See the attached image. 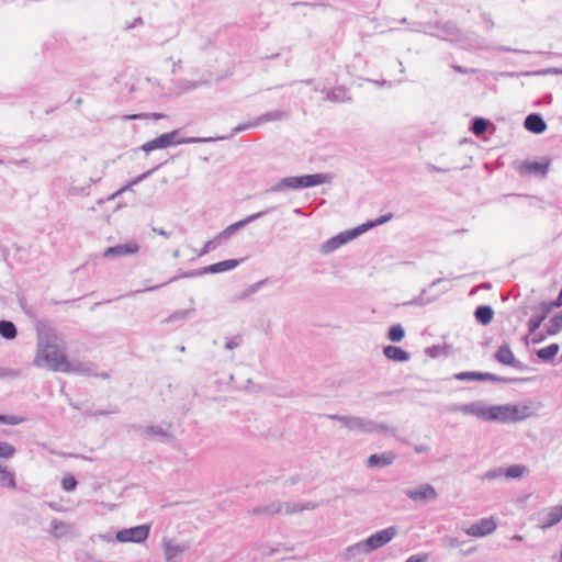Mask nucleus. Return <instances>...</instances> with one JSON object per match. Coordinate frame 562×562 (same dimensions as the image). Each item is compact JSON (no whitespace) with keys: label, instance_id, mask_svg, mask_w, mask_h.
I'll return each mask as SVG.
<instances>
[{"label":"nucleus","instance_id":"5701e85b","mask_svg":"<svg viewBox=\"0 0 562 562\" xmlns=\"http://www.w3.org/2000/svg\"><path fill=\"white\" fill-rule=\"evenodd\" d=\"M327 417L341 423V425L350 431L360 432L362 417L351 415H328Z\"/></svg>","mask_w":562,"mask_h":562},{"label":"nucleus","instance_id":"a878e982","mask_svg":"<svg viewBox=\"0 0 562 562\" xmlns=\"http://www.w3.org/2000/svg\"><path fill=\"white\" fill-rule=\"evenodd\" d=\"M384 356L392 361L405 362L408 361L409 353L401 347L389 345L383 349Z\"/></svg>","mask_w":562,"mask_h":562},{"label":"nucleus","instance_id":"a18cd8bd","mask_svg":"<svg viewBox=\"0 0 562 562\" xmlns=\"http://www.w3.org/2000/svg\"><path fill=\"white\" fill-rule=\"evenodd\" d=\"M25 419L23 417L13 416V415H0V423L7 425H19L23 423Z\"/></svg>","mask_w":562,"mask_h":562},{"label":"nucleus","instance_id":"1a4fd4ad","mask_svg":"<svg viewBox=\"0 0 562 562\" xmlns=\"http://www.w3.org/2000/svg\"><path fill=\"white\" fill-rule=\"evenodd\" d=\"M551 165V158L542 157L540 160H525L519 166L521 175H533L536 177L546 178Z\"/></svg>","mask_w":562,"mask_h":562},{"label":"nucleus","instance_id":"09e8293b","mask_svg":"<svg viewBox=\"0 0 562 562\" xmlns=\"http://www.w3.org/2000/svg\"><path fill=\"white\" fill-rule=\"evenodd\" d=\"M119 412V408L116 406H113L112 409L110 411H88L85 413L86 416H91V417H98V416H108L110 414H115Z\"/></svg>","mask_w":562,"mask_h":562},{"label":"nucleus","instance_id":"9d476101","mask_svg":"<svg viewBox=\"0 0 562 562\" xmlns=\"http://www.w3.org/2000/svg\"><path fill=\"white\" fill-rule=\"evenodd\" d=\"M149 535L148 525H139L136 527L119 530L115 535V539L119 542H144Z\"/></svg>","mask_w":562,"mask_h":562},{"label":"nucleus","instance_id":"de8ad7c7","mask_svg":"<svg viewBox=\"0 0 562 562\" xmlns=\"http://www.w3.org/2000/svg\"><path fill=\"white\" fill-rule=\"evenodd\" d=\"M61 486L65 491H74L77 486V481L74 476H66L61 481Z\"/></svg>","mask_w":562,"mask_h":562},{"label":"nucleus","instance_id":"79ce46f5","mask_svg":"<svg viewBox=\"0 0 562 562\" xmlns=\"http://www.w3.org/2000/svg\"><path fill=\"white\" fill-rule=\"evenodd\" d=\"M14 453L15 448L11 443L0 441V459H10Z\"/></svg>","mask_w":562,"mask_h":562},{"label":"nucleus","instance_id":"603ef678","mask_svg":"<svg viewBox=\"0 0 562 562\" xmlns=\"http://www.w3.org/2000/svg\"><path fill=\"white\" fill-rule=\"evenodd\" d=\"M215 239L214 240H209L204 244L203 248L201 249L199 256H203L205 254H207L211 249H214L215 248Z\"/></svg>","mask_w":562,"mask_h":562},{"label":"nucleus","instance_id":"a211bd4d","mask_svg":"<svg viewBox=\"0 0 562 562\" xmlns=\"http://www.w3.org/2000/svg\"><path fill=\"white\" fill-rule=\"evenodd\" d=\"M266 213H267L266 211H261V212L251 214V215L247 216L246 218H244L241 221H238V222H236L234 224H231L222 233H220L216 236L215 240H217L220 243L223 239L229 238L236 231H238L239 228H241V227L246 226L247 224L254 222L255 220L263 216Z\"/></svg>","mask_w":562,"mask_h":562},{"label":"nucleus","instance_id":"f8f14e48","mask_svg":"<svg viewBox=\"0 0 562 562\" xmlns=\"http://www.w3.org/2000/svg\"><path fill=\"white\" fill-rule=\"evenodd\" d=\"M240 260L237 259H228L221 262H216L213 265H210L207 267H204L200 270H191L189 272H186L183 274L184 278H192V277H199L205 273H220L224 271L232 270L236 268L239 265Z\"/></svg>","mask_w":562,"mask_h":562},{"label":"nucleus","instance_id":"4d7b16f0","mask_svg":"<svg viewBox=\"0 0 562 562\" xmlns=\"http://www.w3.org/2000/svg\"><path fill=\"white\" fill-rule=\"evenodd\" d=\"M238 346H239V341H238V340H236V339H229V340L226 342L225 348H226V349H231V350H232V349L237 348Z\"/></svg>","mask_w":562,"mask_h":562},{"label":"nucleus","instance_id":"c03bdc74","mask_svg":"<svg viewBox=\"0 0 562 562\" xmlns=\"http://www.w3.org/2000/svg\"><path fill=\"white\" fill-rule=\"evenodd\" d=\"M393 214L392 213H389L386 215H383L379 218H376L375 221L373 222H368L367 224H362L361 226H364L363 228V233L368 229V228H372L374 226H378V225H382L384 223H386L387 221H390L392 218Z\"/></svg>","mask_w":562,"mask_h":562},{"label":"nucleus","instance_id":"412c9836","mask_svg":"<svg viewBox=\"0 0 562 562\" xmlns=\"http://www.w3.org/2000/svg\"><path fill=\"white\" fill-rule=\"evenodd\" d=\"M562 520V505H557L543 516L539 524V528L549 529Z\"/></svg>","mask_w":562,"mask_h":562},{"label":"nucleus","instance_id":"13d9d810","mask_svg":"<svg viewBox=\"0 0 562 562\" xmlns=\"http://www.w3.org/2000/svg\"><path fill=\"white\" fill-rule=\"evenodd\" d=\"M151 229H153V232L159 234L160 236H162L165 238H169V236H170V234L162 228L153 227Z\"/></svg>","mask_w":562,"mask_h":562},{"label":"nucleus","instance_id":"dca6fc26","mask_svg":"<svg viewBox=\"0 0 562 562\" xmlns=\"http://www.w3.org/2000/svg\"><path fill=\"white\" fill-rule=\"evenodd\" d=\"M536 308L538 310V313L532 315L527 323L528 334L524 337L526 344H528L529 336L536 334V331L540 328L541 324L547 319V317L550 314V311L542 302Z\"/></svg>","mask_w":562,"mask_h":562},{"label":"nucleus","instance_id":"20e7f679","mask_svg":"<svg viewBox=\"0 0 562 562\" xmlns=\"http://www.w3.org/2000/svg\"><path fill=\"white\" fill-rule=\"evenodd\" d=\"M178 133H179L178 131H172L170 133H165V134L158 136L157 138L145 143L142 146V150L148 153V151H151V150H155V149L167 148L168 146L173 145V144H189V143L212 142V140H217V139H227V137H224V136L223 137H216V138H213V137H207V138L190 137V138L177 139L176 137H177Z\"/></svg>","mask_w":562,"mask_h":562},{"label":"nucleus","instance_id":"49530a36","mask_svg":"<svg viewBox=\"0 0 562 562\" xmlns=\"http://www.w3.org/2000/svg\"><path fill=\"white\" fill-rule=\"evenodd\" d=\"M542 303L551 313L554 308H560L562 306V294L559 293L555 300L542 301Z\"/></svg>","mask_w":562,"mask_h":562},{"label":"nucleus","instance_id":"473e14b6","mask_svg":"<svg viewBox=\"0 0 562 562\" xmlns=\"http://www.w3.org/2000/svg\"><path fill=\"white\" fill-rule=\"evenodd\" d=\"M474 315L477 322L486 325L492 322V306L481 305L476 307Z\"/></svg>","mask_w":562,"mask_h":562},{"label":"nucleus","instance_id":"f03ea898","mask_svg":"<svg viewBox=\"0 0 562 562\" xmlns=\"http://www.w3.org/2000/svg\"><path fill=\"white\" fill-rule=\"evenodd\" d=\"M330 180L329 175L327 173H314V175H305L300 177H286L280 179L273 187L266 190V192H278L286 189L296 190L303 188H311L318 184H323Z\"/></svg>","mask_w":562,"mask_h":562},{"label":"nucleus","instance_id":"37998d69","mask_svg":"<svg viewBox=\"0 0 562 562\" xmlns=\"http://www.w3.org/2000/svg\"><path fill=\"white\" fill-rule=\"evenodd\" d=\"M548 74H562V68H547L542 70H536V71H525L520 72L521 76H541V75H548Z\"/></svg>","mask_w":562,"mask_h":562},{"label":"nucleus","instance_id":"72a5a7b5","mask_svg":"<svg viewBox=\"0 0 562 562\" xmlns=\"http://www.w3.org/2000/svg\"><path fill=\"white\" fill-rule=\"evenodd\" d=\"M8 486L10 488H15V477L14 473L10 472L5 467L0 464V486Z\"/></svg>","mask_w":562,"mask_h":562},{"label":"nucleus","instance_id":"69168bd1","mask_svg":"<svg viewBox=\"0 0 562 562\" xmlns=\"http://www.w3.org/2000/svg\"><path fill=\"white\" fill-rule=\"evenodd\" d=\"M426 450H427V447H425V446H417V447L415 448V451H416V452H419V453H420V452H424V451H426Z\"/></svg>","mask_w":562,"mask_h":562},{"label":"nucleus","instance_id":"a19ab883","mask_svg":"<svg viewBox=\"0 0 562 562\" xmlns=\"http://www.w3.org/2000/svg\"><path fill=\"white\" fill-rule=\"evenodd\" d=\"M166 117L162 113H137V114H130L122 116V120H146V119H154V120H160Z\"/></svg>","mask_w":562,"mask_h":562},{"label":"nucleus","instance_id":"ea45409f","mask_svg":"<svg viewBox=\"0 0 562 562\" xmlns=\"http://www.w3.org/2000/svg\"><path fill=\"white\" fill-rule=\"evenodd\" d=\"M68 530H69V525L64 521L54 519L50 522V532L56 538H60V537L65 536L68 532Z\"/></svg>","mask_w":562,"mask_h":562},{"label":"nucleus","instance_id":"0e129e2a","mask_svg":"<svg viewBox=\"0 0 562 562\" xmlns=\"http://www.w3.org/2000/svg\"><path fill=\"white\" fill-rule=\"evenodd\" d=\"M552 102V94L548 93L544 97V103L550 104Z\"/></svg>","mask_w":562,"mask_h":562},{"label":"nucleus","instance_id":"58836bf2","mask_svg":"<svg viewBox=\"0 0 562 562\" xmlns=\"http://www.w3.org/2000/svg\"><path fill=\"white\" fill-rule=\"evenodd\" d=\"M405 337V329L402 325H392L387 330V338L393 342H400Z\"/></svg>","mask_w":562,"mask_h":562},{"label":"nucleus","instance_id":"8fccbe9b","mask_svg":"<svg viewBox=\"0 0 562 562\" xmlns=\"http://www.w3.org/2000/svg\"><path fill=\"white\" fill-rule=\"evenodd\" d=\"M460 543L461 542L454 537L446 536L442 538V544L448 548H457Z\"/></svg>","mask_w":562,"mask_h":562},{"label":"nucleus","instance_id":"2eb2a0df","mask_svg":"<svg viewBox=\"0 0 562 562\" xmlns=\"http://www.w3.org/2000/svg\"><path fill=\"white\" fill-rule=\"evenodd\" d=\"M397 428L385 423H379L369 418L361 419L360 432L363 434H391L395 436Z\"/></svg>","mask_w":562,"mask_h":562},{"label":"nucleus","instance_id":"cd10ccee","mask_svg":"<svg viewBox=\"0 0 562 562\" xmlns=\"http://www.w3.org/2000/svg\"><path fill=\"white\" fill-rule=\"evenodd\" d=\"M281 505H282L281 513H284L285 515H291V514L300 513L303 510H312L317 507V504L313 503V502H308L303 505H296V504H291V503H281Z\"/></svg>","mask_w":562,"mask_h":562},{"label":"nucleus","instance_id":"aec40b11","mask_svg":"<svg viewBox=\"0 0 562 562\" xmlns=\"http://www.w3.org/2000/svg\"><path fill=\"white\" fill-rule=\"evenodd\" d=\"M396 459V454L393 451H386L380 454H371L367 459L368 468H386Z\"/></svg>","mask_w":562,"mask_h":562},{"label":"nucleus","instance_id":"4468645a","mask_svg":"<svg viewBox=\"0 0 562 562\" xmlns=\"http://www.w3.org/2000/svg\"><path fill=\"white\" fill-rule=\"evenodd\" d=\"M189 543H178L173 539H164L162 549L167 562H181L180 555L188 551Z\"/></svg>","mask_w":562,"mask_h":562},{"label":"nucleus","instance_id":"7ed1b4c3","mask_svg":"<svg viewBox=\"0 0 562 562\" xmlns=\"http://www.w3.org/2000/svg\"><path fill=\"white\" fill-rule=\"evenodd\" d=\"M533 415L530 405L504 404L494 405V422L514 424L522 422Z\"/></svg>","mask_w":562,"mask_h":562},{"label":"nucleus","instance_id":"f3484780","mask_svg":"<svg viewBox=\"0 0 562 562\" xmlns=\"http://www.w3.org/2000/svg\"><path fill=\"white\" fill-rule=\"evenodd\" d=\"M524 127L536 135L544 133L548 128V124L540 113H530L524 120Z\"/></svg>","mask_w":562,"mask_h":562},{"label":"nucleus","instance_id":"c9c22d12","mask_svg":"<svg viewBox=\"0 0 562 562\" xmlns=\"http://www.w3.org/2000/svg\"><path fill=\"white\" fill-rule=\"evenodd\" d=\"M490 124V121L486 119L475 117L471 123L470 130L473 132V134L480 136L488 128Z\"/></svg>","mask_w":562,"mask_h":562},{"label":"nucleus","instance_id":"e2e57ef3","mask_svg":"<svg viewBox=\"0 0 562 562\" xmlns=\"http://www.w3.org/2000/svg\"><path fill=\"white\" fill-rule=\"evenodd\" d=\"M181 66V59H178L177 61H172V68H171V72H176L178 68H180Z\"/></svg>","mask_w":562,"mask_h":562},{"label":"nucleus","instance_id":"052dcab7","mask_svg":"<svg viewBox=\"0 0 562 562\" xmlns=\"http://www.w3.org/2000/svg\"><path fill=\"white\" fill-rule=\"evenodd\" d=\"M497 49L498 50H503V52L527 53L526 50L513 49V48H509V47H506V46H499V47H497Z\"/></svg>","mask_w":562,"mask_h":562},{"label":"nucleus","instance_id":"423d86ee","mask_svg":"<svg viewBox=\"0 0 562 562\" xmlns=\"http://www.w3.org/2000/svg\"><path fill=\"white\" fill-rule=\"evenodd\" d=\"M449 412H461L465 415H474L482 420H492V406H484L481 402H472L464 405L448 407Z\"/></svg>","mask_w":562,"mask_h":562},{"label":"nucleus","instance_id":"6e6552de","mask_svg":"<svg viewBox=\"0 0 562 562\" xmlns=\"http://www.w3.org/2000/svg\"><path fill=\"white\" fill-rule=\"evenodd\" d=\"M363 228H364V226H358L353 229L346 231V232L338 234L337 236L328 239L327 241H325L322 245V248H321L322 251L324 254H329V252L336 250L341 245H344V244L352 240L353 238L358 237L359 235H361L363 233Z\"/></svg>","mask_w":562,"mask_h":562},{"label":"nucleus","instance_id":"bf43d9fd","mask_svg":"<svg viewBox=\"0 0 562 562\" xmlns=\"http://www.w3.org/2000/svg\"><path fill=\"white\" fill-rule=\"evenodd\" d=\"M150 173H151V171H147V172H145V173L140 175L139 177H137L136 179H134V180L132 181V183H131V184H136V183H138V182H139V181H142L143 179L147 178Z\"/></svg>","mask_w":562,"mask_h":562},{"label":"nucleus","instance_id":"774afa93","mask_svg":"<svg viewBox=\"0 0 562 562\" xmlns=\"http://www.w3.org/2000/svg\"><path fill=\"white\" fill-rule=\"evenodd\" d=\"M327 99L329 100H336V94L334 92H331L330 94H328Z\"/></svg>","mask_w":562,"mask_h":562},{"label":"nucleus","instance_id":"4be33fe9","mask_svg":"<svg viewBox=\"0 0 562 562\" xmlns=\"http://www.w3.org/2000/svg\"><path fill=\"white\" fill-rule=\"evenodd\" d=\"M137 251H138L137 244L128 243V244H122V245L109 247L104 251L103 257L126 256V255L136 254Z\"/></svg>","mask_w":562,"mask_h":562},{"label":"nucleus","instance_id":"f257e3e1","mask_svg":"<svg viewBox=\"0 0 562 562\" xmlns=\"http://www.w3.org/2000/svg\"><path fill=\"white\" fill-rule=\"evenodd\" d=\"M37 330V352L33 364L38 368H47L54 372L63 373H86L81 364H71L66 355V342L56 329L38 322Z\"/></svg>","mask_w":562,"mask_h":562},{"label":"nucleus","instance_id":"864d4df0","mask_svg":"<svg viewBox=\"0 0 562 562\" xmlns=\"http://www.w3.org/2000/svg\"><path fill=\"white\" fill-rule=\"evenodd\" d=\"M535 337L532 339V342L533 344H540L541 341H543L546 339V337L548 336L547 333H537L533 334Z\"/></svg>","mask_w":562,"mask_h":562},{"label":"nucleus","instance_id":"338daca9","mask_svg":"<svg viewBox=\"0 0 562 562\" xmlns=\"http://www.w3.org/2000/svg\"><path fill=\"white\" fill-rule=\"evenodd\" d=\"M512 539L515 541H522L524 537L521 535H515Z\"/></svg>","mask_w":562,"mask_h":562},{"label":"nucleus","instance_id":"f704fd0d","mask_svg":"<svg viewBox=\"0 0 562 562\" xmlns=\"http://www.w3.org/2000/svg\"><path fill=\"white\" fill-rule=\"evenodd\" d=\"M266 282H267V279H262V280L249 285L247 289H245L244 291L238 293L235 296V300L236 301L247 300L250 295H252L255 292H257L258 289H260Z\"/></svg>","mask_w":562,"mask_h":562},{"label":"nucleus","instance_id":"6ab92c4d","mask_svg":"<svg viewBox=\"0 0 562 562\" xmlns=\"http://www.w3.org/2000/svg\"><path fill=\"white\" fill-rule=\"evenodd\" d=\"M528 471L526 465L512 464L507 468H494V479L504 476L507 480L520 479Z\"/></svg>","mask_w":562,"mask_h":562},{"label":"nucleus","instance_id":"c756f323","mask_svg":"<svg viewBox=\"0 0 562 562\" xmlns=\"http://www.w3.org/2000/svg\"><path fill=\"white\" fill-rule=\"evenodd\" d=\"M538 380H539V376L507 378V376L494 374V383L519 384V383L536 382Z\"/></svg>","mask_w":562,"mask_h":562},{"label":"nucleus","instance_id":"7c9ffc66","mask_svg":"<svg viewBox=\"0 0 562 562\" xmlns=\"http://www.w3.org/2000/svg\"><path fill=\"white\" fill-rule=\"evenodd\" d=\"M0 335L8 340L14 339L18 335L15 325L11 321H0Z\"/></svg>","mask_w":562,"mask_h":562},{"label":"nucleus","instance_id":"ddd939ff","mask_svg":"<svg viewBox=\"0 0 562 562\" xmlns=\"http://www.w3.org/2000/svg\"><path fill=\"white\" fill-rule=\"evenodd\" d=\"M286 117V113L283 112V111H272V112H269V113H266V114H262L258 117H256L255 120L246 123V124H239L237 125L236 127H234L232 134L229 136H226L227 138L232 137L234 134L236 133H239V132H243L249 127H255V126H258L259 124L261 123H267V122H270V121H281L283 119Z\"/></svg>","mask_w":562,"mask_h":562},{"label":"nucleus","instance_id":"bb28decb","mask_svg":"<svg viewBox=\"0 0 562 562\" xmlns=\"http://www.w3.org/2000/svg\"><path fill=\"white\" fill-rule=\"evenodd\" d=\"M364 554H369V552H367V549L363 544L362 541L356 543V544H352L350 547H348L341 554L340 557L346 560V561H349V560H353V559H358Z\"/></svg>","mask_w":562,"mask_h":562},{"label":"nucleus","instance_id":"c85d7f7f","mask_svg":"<svg viewBox=\"0 0 562 562\" xmlns=\"http://www.w3.org/2000/svg\"><path fill=\"white\" fill-rule=\"evenodd\" d=\"M281 512H282L281 502H273L269 505L258 506L252 509L254 515H266V516L281 514Z\"/></svg>","mask_w":562,"mask_h":562},{"label":"nucleus","instance_id":"4c0bfd02","mask_svg":"<svg viewBox=\"0 0 562 562\" xmlns=\"http://www.w3.org/2000/svg\"><path fill=\"white\" fill-rule=\"evenodd\" d=\"M460 381L469 380H492V373H480V372H461L456 375Z\"/></svg>","mask_w":562,"mask_h":562},{"label":"nucleus","instance_id":"680f3d73","mask_svg":"<svg viewBox=\"0 0 562 562\" xmlns=\"http://www.w3.org/2000/svg\"><path fill=\"white\" fill-rule=\"evenodd\" d=\"M137 23H138V24H142V23H143V21H142V19H140V18H136L132 24H126L125 29H126V30L132 29V27H134Z\"/></svg>","mask_w":562,"mask_h":562},{"label":"nucleus","instance_id":"6e6d98bb","mask_svg":"<svg viewBox=\"0 0 562 562\" xmlns=\"http://www.w3.org/2000/svg\"><path fill=\"white\" fill-rule=\"evenodd\" d=\"M8 375L15 376V375H18V373L12 369L0 368V376L3 378V376H8Z\"/></svg>","mask_w":562,"mask_h":562},{"label":"nucleus","instance_id":"b1692460","mask_svg":"<svg viewBox=\"0 0 562 562\" xmlns=\"http://www.w3.org/2000/svg\"><path fill=\"white\" fill-rule=\"evenodd\" d=\"M465 533L472 537H483L492 533V518L481 519V521L469 527Z\"/></svg>","mask_w":562,"mask_h":562},{"label":"nucleus","instance_id":"e433bc0d","mask_svg":"<svg viewBox=\"0 0 562 562\" xmlns=\"http://www.w3.org/2000/svg\"><path fill=\"white\" fill-rule=\"evenodd\" d=\"M143 434L148 437L149 436H159V437L166 438V439H169L172 437L169 430L164 429L160 426H147V427L143 428Z\"/></svg>","mask_w":562,"mask_h":562},{"label":"nucleus","instance_id":"393cba45","mask_svg":"<svg viewBox=\"0 0 562 562\" xmlns=\"http://www.w3.org/2000/svg\"><path fill=\"white\" fill-rule=\"evenodd\" d=\"M560 351V346L557 342H552L547 347L537 349L535 351L537 358L544 363H552Z\"/></svg>","mask_w":562,"mask_h":562},{"label":"nucleus","instance_id":"39448f33","mask_svg":"<svg viewBox=\"0 0 562 562\" xmlns=\"http://www.w3.org/2000/svg\"><path fill=\"white\" fill-rule=\"evenodd\" d=\"M494 360L498 361L503 366L510 367L520 371H535L533 368L518 360L513 353L509 345L506 342L501 345L496 352H494Z\"/></svg>","mask_w":562,"mask_h":562},{"label":"nucleus","instance_id":"5fc2aeb1","mask_svg":"<svg viewBox=\"0 0 562 562\" xmlns=\"http://www.w3.org/2000/svg\"><path fill=\"white\" fill-rule=\"evenodd\" d=\"M191 311H181V312H176L175 314H172L170 316V321H173V319H178V318H184L187 317V315L190 313Z\"/></svg>","mask_w":562,"mask_h":562},{"label":"nucleus","instance_id":"2f4dec72","mask_svg":"<svg viewBox=\"0 0 562 562\" xmlns=\"http://www.w3.org/2000/svg\"><path fill=\"white\" fill-rule=\"evenodd\" d=\"M562 330V314H555L553 315L550 321L549 325L546 327V333L548 336H555Z\"/></svg>","mask_w":562,"mask_h":562},{"label":"nucleus","instance_id":"9b49d317","mask_svg":"<svg viewBox=\"0 0 562 562\" xmlns=\"http://www.w3.org/2000/svg\"><path fill=\"white\" fill-rule=\"evenodd\" d=\"M404 493L416 503H428L438 498L437 491L428 483L420 484L416 488L406 490Z\"/></svg>","mask_w":562,"mask_h":562},{"label":"nucleus","instance_id":"3c124183","mask_svg":"<svg viewBox=\"0 0 562 562\" xmlns=\"http://www.w3.org/2000/svg\"><path fill=\"white\" fill-rule=\"evenodd\" d=\"M428 555L425 553L409 557L405 562H427Z\"/></svg>","mask_w":562,"mask_h":562},{"label":"nucleus","instance_id":"0eeeda50","mask_svg":"<svg viewBox=\"0 0 562 562\" xmlns=\"http://www.w3.org/2000/svg\"><path fill=\"white\" fill-rule=\"evenodd\" d=\"M397 533L395 527H389L386 529L380 530L366 540H363V544L367 549V552L371 553L374 550H378L389 543Z\"/></svg>","mask_w":562,"mask_h":562}]
</instances>
